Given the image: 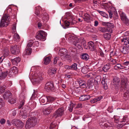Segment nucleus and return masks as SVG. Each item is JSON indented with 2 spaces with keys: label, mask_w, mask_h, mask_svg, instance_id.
I'll list each match as a JSON object with an SVG mask.
<instances>
[{
  "label": "nucleus",
  "mask_w": 129,
  "mask_h": 129,
  "mask_svg": "<svg viewBox=\"0 0 129 129\" xmlns=\"http://www.w3.org/2000/svg\"><path fill=\"white\" fill-rule=\"evenodd\" d=\"M66 37L68 38L70 42H73V44L77 47L80 49L82 47V39H78L70 35L67 36Z\"/></svg>",
  "instance_id": "f257e3e1"
},
{
  "label": "nucleus",
  "mask_w": 129,
  "mask_h": 129,
  "mask_svg": "<svg viewBox=\"0 0 129 129\" xmlns=\"http://www.w3.org/2000/svg\"><path fill=\"white\" fill-rule=\"evenodd\" d=\"M122 42H124V46L121 49V52L124 54H126L129 52V37H125L121 40Z\"/></svg>",
  "instance_id": "f03ea898"
},
{
  "label": "nucleus",
  "mask_w": 129,
  "mask_h": 129,
  "mask_svg": "<svg viewBox=\"0 0 129 129\" xmlns=\"http://www.w3.org/2000/svg\"><path fill=\"white\" fill-rule=\"evenodd\" d=\"M10 18L8 14H5L3 15L1 20L0 26L2 27L7 26L9 23Z\"/></svg>",
  "instance_id": "7ed1b4c3"
},
{
  "label": "nucleus",
  "mask_w": 129,
  "mask_h": 129,
  "mask_svg": "<svg viewBox=\"0 0 129 129\" xmlns=\"http://www.w3.org/2000/svg\"><path fill=\"white\" fill-rule=\"evenodd\" d=\"M37 121V119L36 117H32L29 118L26 123L25 126L26 128L28 129L34 126L36 124Z\"/></svg>",
  "instance_id": "20e7f679"
},
{
  "label": "nucleus",
  "mask_w": 129,
  "mask_h": 129,
  "mask_svg": "<svg viewBox=\"0 0 129 129\" xmlns=\"http://www.w3.org/2000/svg\"><path fill=\"white\" fill-rule=\"evenodd\" d=\"M64 111L65 109L63 107L60 108L55 112L53 114V116L55 118L61 117L64 114Z\"/></svg>",
  "instance_id": "39448f33"
},
{
  "label": "nucleus",
  "mask_w": 129,
  "mask_h": 129,
  "mask_svg": "<svg viewBox=\"0 0 129 129\" xmlns=\"http://www.w3.org/2000/svg\"><path fill=\"white\" fill-rule=\"evenodd\" d=\"M47 33L42 30L39 31L38 34L36 36V38L42 41H44L46 40Z\"/></svg>",
  "instance_id": "423d86ee"
},
{
  "label": "nucleus",
  "mask_w": 129,
  "mask_h": 129,
  "mask_svg": "<svg viewBox=\"0 0 129 129\" xmlns=\"http://www.w3.org/2000/svg\"><path fill=\"white\" fill-rule=\"evenodd\" d=\"M54 88V85L53 83L48 82L46 84L45 89L47 91H53Z\"/></svg>",
  "instance_id": "0eeeda50"
},
{
  "label": "nucleus",
  "mask_w": 129,
  "mask_h": 129,
  "mask_svg": "<svg viewBox=\"0 0 129 129\" xmlns=\"http://www.w3.org/2000/svg\"><path fill=\"white\" fill-rule=\"evenodd\" d=\"M42 78L41 75L35 74L33 77L32 81L34 83H38L41 82Z\"/></svg>",
  "instance_id": "6e6552de"
},
{
  "label": "nucleus",
  "mask_w": 129,
  "mask_h": 129,
  "mask_svg": "<svg viewBox=\"0 0 129 129\" xmlns=\"http://www.w3.org/2000/svg\"><path fill=\"white\" fill-rule=\"evenodd\" d=\"M129 121L128 116L126 115L124 116L123 118L120 120L119 124H121V127L124 125L126 124L127 122Z\"/></svg>",
  "instance_id": "1a4fd4ad"
},
{
  "label": "nucleus",
  "mask_w": 129,
  "mask_h": 129,
  "mask_svg": "<svg viewBox=\"0 0 129 129\" xmlns=\"http://www.w3.org/2000/svg\"><path fill=\"white\" fill-rule=\"evenodd\" d=\"M54 107L52 105H50L46 109H45L43 110V113L44 114L48 115L53 110Z\"/></svg>",
  "instance_id": "9d476101"
},
{
  "label": "nucleus",
  "mask_w": 129,
  "mask_h": 129,
  "mask_svg": "<svg viewBox=\"0 0 129 129\" xmlns=\"http://www.w3.org/2000/svg\"><path fill=\"white\" fill-rule=\"evenodd\" d=\"M11 53L13 54H17L20 52L19 49L16 45L11 46Z\"/></svg>",
  "instance_id": "9b49d317"
},
{
  "label": "nucleus",
  "mask_w": 129,
  "mask_h": 129,
  "mask_svg": "<svg viewBox=\"0 0 129 129\" xmlns=\"http://www.w3.org/2000/svg\"><path fill=\"white\" fill-rule=\"evenodd\" d=\"M119 82L120 80L118 78L115 77L113 79V85L116 90H117L119 87Z\"/></svg>",
  "instance_id": "f8f14e48"
},
{
  "label": "nucleus",
  "mask_w": 129,
  "mask_h": 129,
  "mask_svg": "<svg viewBox=\"0 0 129 129\" xmlns=\"http://www.w3.org/2000/svg\"><path fill=\"white\" fill-rule=\"evenodd\" d=\"M120 16L121 20L125 23L129 24V21L127 18L125 14L122 12H120L119 13Z\"/></svg>",
  "instance_id": "ddd939ff"
},
{
  "label": "nucleus",
  "mask_w": 129,
  "mask_h": 129,
  "mask_svg": "<svg viewBox=\"0 0 129 129\" xmlns=\"http://www.w3.org/2000/svg\"><path fill=\"white\" fill-rule=\"evenodd\" d=\"M59 54L61 56L65 55V58H67L69 56L67 54V50L64 48L60 49L59 52Z\"/></svg>",
  "instance_id": "4468645a"
},
{
  "label": "nucleus",
  "mask_w": 129,
  "mask_h": 129,
  "mask_svg": "<svg viewBox=\"0 0 129 129\" xmlns=\"http://www.w3.org/2000/svg\"><path fill=\"white\" fill-rule=\"evenodd\" d=\"M127 80L126 78H122L120 82L121 87L127 88L126 87L127 85Z\"/></svg>",
  "instance_id": "2eb2a0df"
},
{
  "label": "nucleus",
  "mask_w": 129,
  "mask_h": 129,
  "mask_svg": "<svg viewBox=\"0 0 129 129\" xmlns=\"http://www.w3.org/2000/svg\"><path fill=\"white\" fill-rule=\"evenodd\" d=\"M40 17L42 18L43 22H46L48 20L49 16L47 13H45L42 15H41L40 16Z\"/></svg>",
  "instance_id": "dca6fc26"
},
{
  "label": "nucleus",
  "mask_w": 129,
  "mask_h": 129,
  "mask_svg": "<svg viewBox=\"0 0 129 129\" xmlns=\"http://www.w3.org/2000/svg\"><path fill=\"white\" fill-rule=\"evenodd\" d=\"M11 93L9 91H7L5 92V93L3 95V97L4 99L8 100L11 98Z\"/></svg>",
  "instance_id": "f3484780"
},
{
  "label": "nucleus",
  "mask_w": 129,
  "mask_h": 129,
  "mask_svg": "<svg viewBox=\"0 0 129 129\" xmlns=\"http://www.w3.org/2000/svg\"><path fill=\"white\" fill-rule=\"evenodd\" d=\"M20 60L21 58L19 57H16L13 59H11L13 64L16 66L17 65L18 63L20 61Z\"/></svg>",
  "instance_id": "a211bd4d"
},
{
  "label": "nucleus",
  "mask_w": 129,
  "mask_h": 129,
  "mask_svg": "<svg viewBox=\"0 0 129 129\" xmlns=\"http://www.w3.org/2000/svg\"><path fill=\"white\" fill-rule=\"evenodd\" d=\"M90 97L89 95H84L81 96L79 98V100L81 101H84L89 99Z\"/></svg>",
  "instance_id": "6ab92c4d"
},
{
  "label": "nucleus",
  "mask_w": 129,
  "mask_h": 129,
  "mask_svg": "<svg viewBox=\"0 0 129 129\" xmlns=\"http://www.w3.org/2000/svg\"><path fill=\"white\" fill-rule=\"evenodd\" d=\"M99 30L102 33H105L107 32H110L111 33H112V30L110 28H107L105 27H100L99 28Z\"/></svg>",
  "instance_id": "aec40b11"
},
{
  "label": "nucleus",
  "mask_w": 129,
  "mask_h": 129,
  "mask_svg": "<svg viewBox=\"0 0 129 129\" xmlns=\"http://www.w3.org/2000/svg\"><path fill=\"white\" fill-rule=\"evenodd\" d=\"M57 69L56 68H51L48 70V73L50 75H53L56 73Z\"/></svg>",
  "instance_id": "412c9836"
},
{
  "label": "nucleus",
  "mask_w": 129,
  "mask_h": 129,
  "mask_svg": "<svg viewBox=\"0 0 129 129\" xmlns=\"http://www.w3.org/2000/svg\"><path fill=\"white\" fill-rule=\"evenodd\" d=\"M87 85L89 89H92L94 86L93 80V79H90L88 80Z\"/></svg>",
  "instance_id": "4be33fe9"
},
{
  "label": "nucleus",
  "mask_w": 129,
  "mask_h": 129,
  "mask_svg": "<svg viewBox=\"0 0 129 129\" xmlns=\"http://www.w3.org/2000/svg\"><path fill=\"white\" fill-rule=\"evenodd\" d=\"M89 48L91 51H93L95 49V46L94 43L92 42H90L88 43Z\"/></svg>",
  "instance_id": "5701e85b"
},
{
  "label": "nucleus",
  "mask_w": 129,
  "mask_h": 129,
  "mask_svg": "<svg viewBox=\"0 0 129 129\" xmlns=\"http://www.w3.org/2000/svg\"><path fill=\"white\" fill-rule=\"evenodd\" d=\"M13 121L14 122V124L18 126H21L22 127L24 125L23 123L21 121H19L16 120H14Z\"/></svg>",
  "instance_id": "b1692460"
},
{
  "label": "nucleus",
  "mask_w": 129,
  "mask_h": 129,
  "mask_svg": "<svg viewBox=\"0 0 129 129\" xmlns=\"http://www.w3.org/2000/svg\"><path fill=\"white\" fill-rule=\"evenodd\" d=\"M106 78H105L104 77L103 78L102 81V83L103 85V87L105 89H107L108 88V86L107 85V83H106Z\"/></svg>",
  "instance_id": "393cba45"
},
{
  "label": "nucleus",
  "mask_w": 129,
  "mask_h": 129,
  "mask_svg": "<svg viewBox=\"0 0 129 129\" xmlns=\"http://www.w3.org/2000/svg\"><path fill=\"white\" fill-rule=\"evenodd\" d=\"M108 32V33H106L103 35L104 38L106 40H109L111 38V33L110 32Z\"/></svg>",
  "instance_id": "a878e982"
},
{
  "label": "nucleus",
  "mask_w": 129,
  "mask_h": 129,
  "mask_svg": "<svg viewBox=\"0 0 129 129\" xmlns=\"http://www.w3.org/2000/svg\"><path fill=\"white\" fill-rule=\"evenodd\" d=\"M8 72H2L0 74V80H2L6 78L8 74Z\"/></svg>",
  "instance_id": "bb28decb"
},
{
  "label": "nucleus",
  "mask_w": 129,
  "mask_h": 129,
  "mask_svg": "<svg viewBox=\"0 0 129 129\" xmlns=\"http://www.w3.org/2000/svg\"><path fill=\"white\" fill-rule=\"evenodd\" d=\"M103 98L102 96H100L98 97H96L94 99L90 101V102L92 103H94L101 100Z\"/></svg>",
  "instance_id": "cd10ccee"
},
{
  "label": "nucleus",
  "mask_w": 129,
  "mask_h": 129,
  "mask_svg": "<svg viewBox=\"0 0 129 129\" xmlns=\"http://www.w3.org/2000/svg\"><path fill=\"white\" fill-rule=\"evenodd\" d=\"M79 85L81 88H85L86 87V83L85 81L83 80H80L79 81Z\"/></svg>",
  "instance_id": "c85d7f7f"
},
{
  "label": "nucleus",
  "mask_w": 129,
  "mask_h": 129,
  "mask_svg": "<svg viewBox=\"0 0 129 129\" xmlns=\"http://www.w3.org/2000/svg\"><path fill=\"white\" fill-rule=\"evenodd\" d=\"M114 126V125L113 123H110L109 122L105 123L104 125L105 128H107V129H109L108 127H113Z\"/></svg>",
  "instance_id": "c756f323"
},
{
  "label": "nucleus",
  "mask_w": 129,
  "mask_h": 129,
  "mask_svg": "<svg viewBox=\"0 0 129 129\" xmlns=\"http://www.w3.org/2000/svg\"><path fill=\"white\" fill-rule=\"evenodd\" d=\"M14 40V41L16 42L19 41L20 40V38L18 35L16 33H15L13 36Z\"/></svg>",
  "instance_id": "7c9ffc66"
},
{
  "label": "nucleus",
  "mask_w": 129,
  "mask_h": 129,
  "mask_svg": "<svg viewBox=\"0 0 129 129\" xmlns=\"http://www.w3.org/2000/svg\"><path fill=\"white\" fill-rule=\"evenodd\" d=\"M50 57H47L44 58V63L46 65L48 64L51 61Z\"/></svg>",
  "instance_id": "2f4dec72"
},
{
  "label": "nucleus",
  "mask_w": 129,
  "mask_h": 129,
  "mask_svg": "<svg viewBox=\"0 0 129 129\" xmlns=\"http://www.w3.org/2000/svg\"><path fill=\"white\" fill-rule=\"evenodd\" d=\"M81 58L82 59L86 60L89 59V56L87 53H83L81 55Z\"/></svg>",
  "instance_id": "473e14b6"
},
{
  "label": "nucleus",
  "mask_w": 129,
  "mask_h": 129,
  "mask_svg": "<svg viewBox=\"0 0 129 129\" xmlns=\"http://www.w3.org/2000/svg\"><path fill=\"white\" fill-rule=\"evenodd\" d=\"M4 68H7L9 67H10L11 64L10 61L8 60H7L5 63L2 64Z\"/></svg>",
  "instance_id": "72a5a7b5"
},
{
  "label": "nucleus",
  "mask_w": 129,
  "mask_h": 129,
  "mask_svg": "<svg viewBox=\"0 0 129 129\" xmlns=\"http://www.w3.org/2000/svg\"><path fill=\"white\" fill-rule=\"evenodd\" d=\"M41 9V7L39 6L36 7V10L35 11V14L38 16H39L40 17V15L39 13L40 12L39 10H40Z\"/></svg>",
  "instance_id": "f704fd0d"
},
{
  "label": "nucleus",
  "mask_w": 129,
  "mask_h": 129,
  "mask_svg": "<svg viewBox=\"0 0 129 129\" xmlns=\"http://www.w3.org/2000/svg\"><path fill=\"white\" fill-rule=\"evenodd\" d=\"M114 122H115L117 123L118 124V125H118L119 127H121V124L120 125L119 124L120 122H120V121L119 120V117L116 116H114Z\"/></svg>",
  "instance_id": "c9c22d12"
},
{
  "label": "nucleus",
  "mask_w": 129,
  "mask_h": 129,
  "mask_svg": "<svg viewBox=\"0 0 129 129\" xmlns=\"http://www.w3.org/2000/svg\"><path fill=\"white\" fill-rule=\"evenodd\" d=\"M124 68V67L122 66L119 64H117L116 65H115L114 67V69L116 70L121 69H123Z\"/></svg>",
  "instance_id": "e433bc0d"
},
{
  "label": "nucleus",
  "mask_w": 129,
  "mask_h": 129,
  "mask_svg": "<svg viewBox=\"0 0 129 129\" xmlns=\"http://www.w3.org/2000/svg\"><path fill=\"white\" fill-rule=\"evenodd\" d=\"M104 25H106L107 27V28L110 29L112 30L111 28L113 27V26L112 24L110 23H103Z\"/></svg>",
  "instance_id": "4c0bfd02"
},
{
  "label": "nucleus",
  "mask_w": 129,
  "mask_h": 129,
  "mask_svg": "<svg viewBox=\"0 0 129 129\" xmlns=\"http://www.w3.org/2000/svg\"><path fill=\"white\" fill-rule=\"evenodd\" d=\"M8 101L11 104H13L16 102V98H12L11 97V98H10L8 100Z\"/></svg>",
  "instance_id": "58836bf2"
},
{
  "label": "nucleus",
  "mask_w": 129,
  "mask_h": 129,
  "mask_svg": "<svg viewBox=\"0 0 129 129\" xmlns=\"http://www.w3.org/2000/svg\"><path fill=\"white\" fill-rule=\"evenodd\" d=\"M46 98L47 100V102L48 103L53 102L55 99L54 97L50 96H47L46 97Z\"/></svg>",
  "instance_id": "ea45409f"
},
{
  "label": "nucleus",
  "mask_w": 129,
  "mask_h": 129,
  "mask_svg": "<svg viewBox=\"0 0 129 129\" xmlns=\"http://www.w3.org/2000/svg\"><path fill=\"white\" fill-rule=\"evenodd\" d=\"M98 12L100 14L104 17L107 18L108 17V15L106 13L103 11H100V10H98Z\"/></svg>",
  "instance_id": "a19ab883"
},
{
  "label": "nucleus",
  "mask_w": 129,
  "mask_h": 129,
  "mask_svg": "<svg viewBox=\"0 0 129 129\" xmlns=\"http://www.w3.org/2000/svg\"><path fill=\"white\" fill-rule=\"evenodd\" d=\"M88 71V69L87 67H84L82 68L81 71L84 74L87 73Z\"/></svg>",
  "instance_id": "79ce46f5"
},
{
  "label": "nucleus",
  "mask_w": 129,
  "mask_h": 129,
  "mask_svg": "<svg viewBox=\"0 0 129 129\" xmlns=\"http://www.w3.org/2000/svg\"><path fill=\"white\" fill-rule=\"evenodd\" d=\"M110 67L108 65L106 64L105 65L104 67L103 68V69L105 72H106L110 69Z\"/></svg>",
  "instance_id": "37998d69"
},
{
  "label": "nucleus",
  "mask_w": 129,
  "mask_h": 129,
  "mask_svg": "<svg viewBox=\"0 0 129 129\" xmlns=\"http://www.w3.org/2000/svg\"><path fill=\"white\" fill-rule=\"evenodd\" d=\"M6 88V86L5 85L0 86V94L4 92Z\"/></svg>",
  "instance_id": "c03bdc74"
},
{
  "label": "nucleus",
  "mask_w": 129,
  "mask_h": 129,
  "mask_svg": "<svg viewBox=\"0 0 129 129\" xmlns=\"http://www.w3.org/2000/svg\"><path fill=\"white\" fill-rule=\"evenodd\" d=\"M11 70L15 74L17 73L18 71V69L15 67H14L12 68Z\"/></svg>",
  "instance_id": "a18cd8bd"
},
{
  "label": "nucleus",
  "mask_w": 129,
  "mask_h": 129,
  "mask_svg": "<svg viewBox=\"0 0 129 129\" xmlns=\"http://www.w3.org/2000/svg\"><path fill=\"white\" fill-rule=\"evenodd\" d=\"M26 52L25 54L26 55H29L31 53V49L30 48H29L26 49L25 50Z\"/></svg>",
  "instance_id": "49530a36"
},
{
  "label": "nucleus",
  "mask_w": 129,
  "mask_h": 129,
  "mask_svg": "<svg viewBox=\"0 0 129 129\" xmlns=\"http://www.w3.org/2000/svg\"><path fill=\"white\" fill-rule=\"evenodd\" d=\"M47 100L46 97H42L40 99V101L41 103H44L45 101Z\"/></svg>",
  "instance_id": "de8ad7c7"
},
{
  "label": "nucleus",
  "mask_w": 129,
  "mask_h": 129,
  "mask_svg": "<svg viewBox=\"0 0 129 129\" xmlns=\"http://www.w3.org/2000/svg\"><path fill=\"white\" fill-rule=\"evenodd\" d=\"M77 65L76 63H74L71 66V69L76 70L77 69Z\"/></svg>",
  "instance_id": "09e8293b"
},
{
  "label": "nucleus",
  "mask_w": 129,
  "mask_h": 129,
  "mask_svg": "<svg viewBox=\"0 0 129 129\" xmlns=\"http://www.w3.org/2000/svg\"><path fill=\"white\" fill-rule=\"evenodd\" d=\"M75 105H74L72 103L70 104L69 107V111L71 112L72 111L73 109V108L75 106Z\"/></svg>",
  "instance_id": "8fccbe9b"
},
{
  "label": "nucleus",
  "mask_w": 129,
  "mask_h": 129,
  "mask_svg": "<svg viewBox=\"0 0 129 129\" xmlns=\"http://www.w3.org/2000/svg\"><path fill=\"white\" fill-rule=\"evenodd\" d=\"M4 105V103L2 99L0 98V108H1Z\"/></svg>",
  "instance_id": "3c124183"
},
{
  "label": "nucleus",
  "mask_w": 129,
  "mask_h": 129,
  "mask_svg": "<svg viewBox=\"0 0 129 129\" xmlns=\"http://www.w3.org/2000/svg\"><path fill=\"white\" fill-rule=\"evenodd\" d=\"M28 115L27 113L25 112H24L23 113V115H22V118L25 119L27 118Z\"/></svg>",
  "instance_id": "603ef678"
},
{
  "label": "nucleus",
  "mask_w": 129,
  "mask_h": 129,
  "mask_svg": "<svg viewBox=\"0 0 129 129\" xmlns=\"http://www.w3.org/2000/svg\"><path fill=\"white\" fill-rule=\"evenodd\" d=\"M25 101L24 100H23L21 102L20 104V105L19 106L18 108L19 109H20L21 108L22 106L24 105V103H25Z\"/></svg>",
  "instance_id": "864d4df0"
},
{
  "label": "nucleus",
  "mask_w": 129,
  "mask_h": 129,
  "mask_svg": "<svg viewBox=\"0 0 129 129\" xmlns=\"http://www.w3.org/2000/svg\"><path fill=\"white\" fill-rule=\"evenodd\" d=\"M82 39L81 42L82 45L84 47H85L86 46V41L84 40L83 38H80Z\"/></svg>",
  "instance_id": "5fc2aeb1"
},
{
  "label": "nucleus",
  "mask_w": 129,
  "mask_h": 129,
  "mask_svg": "<svg viewBox=\"0 0 129 129\" xmlns=\"http://www.w3.org/2000/svg\"><path fill=\"white\" fill-rule=\"evenodd\" d=\"M125 93H124V96L126 98L128 97V93H129V91L128 90L127 91H124Z\"/></svg>",
  "instance_id": "6e6d98bb"
},
{
  "label": "nucleus",
  "mask_w": 129,
  "mask_h": 129,
  "mask_svg": "<svg viewBox=\"0 0 129 129\" xmlns=\"http://www.w3.org/2000/svg\"><path fill=\"white\" fill-rule=\"evenodd\" d=\"M56 124L52 123H51L50 125V129H52L53 128H54L56 127Z\"/></svg>",
  "instance_id": "4d7b16f0"
},
{
  "label": "nucleus",
  "mask_w": 129,
  "mask_h": 129,
  "mask_svg": "<svg viewBox=\"0 0 129 129\" xmlns=\"http://www.w3.org/2000/svg\"><path fill=\"white\" fill-rule=\"evenodd\" d=\"M58 59L59 57H55L54 58L53 63L54 64H56L57 62V60H58Z\"/></svg>",
  "instance_id": "13d9d810"
},
{
  "label": "nucleus",
  "mask_w": 129,
  "mask_h": 129,
  "mask_svg": "<svg viewBox=\"0 0 129 129\" xmlns=\"http://www.w3.org/2000/svg\"><path fill=\"white\" fill-rule=\"evenodd\" d=\"M64 25L66 27L70 25L69 22V21H65L64 22Z\"/></svg>",
  "instance_id": "bf43d9fd"
},
{
  "label": "nucleus",
  "mask_w": 129,
  "mask_h": 129,
  "mask_svg": "<svg viewBox=\"0 0 129 129\" xmlns=\"http://www.w3.org/2000/svg\"><path fill=\"white\" fill-rule=\"evenodd\" d=\"M16 24H14L13 25L12 29L13 30V31L15 32L16 30Z\"/></svg>",
  "instance_id": "052dcab7"
},
{
  "label": "nucleus",
  "mask_w": 129,
  "mask_h": 129,
  "mask_svg": "<svg viewBox=\"0 0 129 129\" xmlns=\"http://www.w3.org/2000/svg\"><path fill=\"white\" fill-rule=\"evenodd\" d=\"M13 73H14L13 72L12 70H10L9 71V72L8 75L10 76V77H11L13 75Z\"/></svg>",
  "instance_id": "680f3d73"
},
{
  "label": "nucleus",
  "mask_w": 129,
  "mask_h": 129,
  "mask_svg": "<svg viewBox=\"0 0 129 129\" xmlns=\"http://www.w3.org/2000/svg\"><path fill=\"white\" fill-rule=\"evenodd\" d=\"M100 56L102 57H103L104 56V53L101 50L100 51Z\"/></svg>",
  "instance_id": "e2e57ef3"
},
{
  "label": "nucleus",
  "mask_w": 129,
  "mask_h": 129,
  "mask_svg": "<svg viewBox=\"0 0 129 129\" xmlns=\"http://www.w3.org/2000/svg\"><path fill=\"white\" fill-rule=\"evenodd\" d=\"M123 65L127 66L129 65V61H126V62L123 63Z\"/></svg>",
  "instance_id": "0e129e2a"
},
{
  "label": "nucleus",
  "mask_w": 129,
  "mask_h": 129,
  "mask_svg": "<svg viewBox=\"0 0 129 129\" xmlns=\"http://www.w3.org/2000/svg\"><path fill=\"white\" fill-rule=\"evenodd\" d=\"M5 119H2L1 120L0 122L2 124H4L5 123Z\"/></svg>",
  "instance_id": "69168bd1"
},
{
  "label": "nucleus",
  "mask_w": 129,
  "mask_h": 129,
  "mask_svg": "<svg viewBox=\"0 0 129 129\" xmlns=\"http://www.w3.org/2000/svg\"><path fill=\"white\" fill-rule=\"evenodd\" d=\"M111 62H112L111 63L113 64H115L117 63L116 60L114 59H113L111 60Z\"/></svg>",
  "instance_id": "338daca9"
},
{
  "label": "nucleus",
  "mask_w": 129,
  "mask_h": 129,
  "mask_svg": "<svg viewBox=\"0 0 129 129\" xmlns=\"http://www.w3.org/2000/svg\"><path fill=\"white\" fill-rule=\"evenodd\" d=\"M33 45V43L32 42H30L28 43L27 45V47H31Z\"/></svg>",
  "instance_id": "774afa93"
}]
</instances>
